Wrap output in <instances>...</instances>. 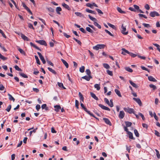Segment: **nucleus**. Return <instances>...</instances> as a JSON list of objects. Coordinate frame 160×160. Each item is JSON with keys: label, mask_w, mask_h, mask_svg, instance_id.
<instances>
[{"label": "nucleus", "mask_w": 160, "mask_h": 160, "mask_svg": "<svg viewBox=\"0 0 160 160\" xmlns=\"http://www.w3.org/2000/svg\"><path fill=\"white\" fill-rule=\"evenodd\" d=\"M88 17L92 21L94 22H96V21L97 20V19L93 17H92L91 15H88Z\"/></svg>", "instance_id": "obj_34"}, {"label": "nucleus", "mask_w": 160, "mask_h": 160, "mask_svg": "<svg viewBox=\"0 0 160 160\" xmlns=\"http://www.w3.org/2000/svg\"><path fill=\"white\" fill-rule=\"evenodd\" d=\"M55 111L56 112H58L61 109V107L60 105H56L54 106Z\"/></svg>", "instance_id": "obj_14"}, {"label": "nucleus", "mask_w": 160, "mask_h": 160, "mask_svg": "<svg viewBox=\"0 0 160 160\" xmlns=\"http://www.w3.org/2000/svg\"><path fill=\"white\" fill-rule=\"evenodd\" d=\"M75 14L77 16H79L80 17L84 18V16L80 12H75Z\"/></svg>", "instance_id": "obj_19"}, {"label": "nucleus", "mask_w": 160, "mask_h": 160, "mask_svg": "<svg viewBox=\"0 0 160 160\" xmlns=\"http://www.w3.org/2000/svg\"><path fill=\"white\" fill-rule=\"evenodd\" d=\"M0 33L2 34V36L5 38H6L7 37L3 33V31L1 29H0Z\"/></svg>", "instance_id": "obj_54"}, {"label": "nucleus", "mask_w": 160, "mask_h": 160, "mask_svg": "<svg viewBox=\"0 0 160 160\" xmlns=\"http://www.w3.org/2000/svg\"><path fill=\"white\" fill-rule=\"evenodd\" d=\"M153 44L157 48V50L160 52V48H159L160 46L156 43H153Z\"/></svg>", "instance_id": "obj_45"}, {"label": "nucleus", "mask_w": 160, "mask_h": 160, "mask_svg": "<svg viewBox=\"0 0 160 160\" xmlns=\"http://www.w3.org/2000/svg\"><path fill=\"white\" fill-rule=\"evenodd\" d=\"M104 102L108 105V104H109V102L108 100L106 98H104Z\"/></svg>", "instance_id": "obj_63"}, {"label": "nucleus", "mask_w": 160, "mask_h": 160, "mask_svg": "<svg viewBox=\"0 0 160 160\" xmlns=\"http://www.w3.org/2000/svg\"><path fill=\"white\" fill-rule=\"evenodd\" d=\"M86 72L88 76H91V72L89 69H86Z\"/></svg>", "instance_id": "obj_48"}, {"label": "nucleus", "mask_w": 160, "mask_h": 160, "mask_svg": "<svg viewBox=\"0 0 160 160\" xmlns=\"http://www.w3.org/2000/svg\"><path fill=\"white\" fill-rule=\"evenodd\" d=\"M108 25L110 27L112 28L113 29H116V27L114 25H112L110 23H108Z\"/></svg>", "instance_id": "obj_37"}, {"label": "nucleus", "mask_w": 160, "mask_h": 160, "mask_svg": "<svg viewBox=\"0 0 160 160\" xmlns=\"http://www.w3.org/2000/svg\"><path fill=\"white\" fill-rule=\"evenodd\" d=\"M35 58L36 60V62L37 64H38L39 65H40L41 64L40 62L39 61V60L38 59V57L37 56L35 55Z\"/></svg>", "instance_id": "obj_35"}, {"label": "nucleus", "mask_w": 160, "mask_h": 160, "mask_svg": "<svg viewBox=\"0 0 160 160\" xmlns=\"http://www.w3.org/2000/svg\"><path fill=\"white\" fill-rule=\"evenodd\" d=\"M90 95H91V97L92 98H93L95 100H98V98L97 97H96V95L95 94H94V93H93L92 92H91Z\"/></svg>", "instance_id": "obj_18"}, {"label": "nucleus", "mask_w": 160, "mask_h": 160, "mask_svg": "<svg viewBox=\"0 0 160 160\" xmlns=\"http://www.w3.org/2000/svg\"><path fill=\"white\" fill-rule=\"evenodd\" d=\"M85 67L84 66H82L80 68L79 71L80 72L83 73L84 72Z\"/></svg>", "instance_id": "obj_36"}, {"label": "nucleus", "mask_w": 160, "mask_h": 160, "mask_svg": "<svg viewBox=\"0 0 160 160\" xmlns=\"http://www.w3.org/2000/svg\"><path fill=\"white\" fill-rule=\"evenodd\" d=\"M134 133L135 135V136L137 137H139V133L138 132V131L136 129H135L134 130Z\"/></svg>", "instance_id": "obj_38"}, {"label": "nucleus", "mask_w": 160, "mask_h": 160, "mask_svg": "<svg viewBox=\"0 0 160 160\" xmlns=\"http://www.w3.org/2000/svg\"><path fill=\"white\" fill-rule=\"evenodd\" d=\"M11 108V105H9L7 108L6 109V110L8 112H9Z\"/></svg>", "instance_id": "obj_56"}, {"label": "nucleus", "mask_w": 160, "mask_h": 160, "mask_svg": "<svg viewBox=\"0 0 160 160\" xmlns=\"http://www.w3.org/2000/svg\"><path fill=\"white\" fill-rule=\"evenodd\" d=\"M129 54L133 58H135L137 56H138V55L136 54H133V53L130 52V53Z\"/></svg>", "instance_id": "obj_57"}, {"label": "nucleus", "mask_w": 160, "mask_h": 160, "mask_svg": "<svg viewBox=\"0 0 160 160\" xmlns=\"http://www.w3.org/2000/svg\"><path fill=\"white\" fill-rule=\"evenodd\" d=\"M94 87L98 91H99L100 89V85L99 84H96L94 85Z\"/></svg>", "instance_id": "obj_27"}, {"label": "nucleus", "mask_w": 160, "mask_h": 160, "mask_svg": "<svg viewBox=\"0 0 160 160\" xmlns=\"http://www.w3.org/2000/svg\"><path fill=\"white\" fill-rule=\"evenodd\" d=\"M123 109L125 111V112H127L129 114H132V113H133V114H135V112L133 108L128 107L127 108H124Z\"/></svg>", "instance_id": "obj_1"}, {"label": "nucleus", "mask_w": 160, "mask_h": 160, "mask_svg": "<svg viewBox=\"0 0 160 160\" xmlns=\"http://www.w3.org/2000/svg\"><path fill=\"white\" fill-rule=\"evenodd\" d=\"M105 45L104 44H97L96 46L93 47V49L98 50L99 49H103L104 48Z\"/></svg>", "instance_id": "obj_3"}, {"label": "nucleus", "mask_w": 160, "mask_h": 160, "mask_svg": "<svg viewBox=\"0 0 160 160\" xmlns=\"http://www.w3.org/2000/svg\"><path fill=\"white\" fill-rule=\"evenodd\" d=\"M125 123L127 127H130L132 124V123L131 122H128V121H126L125 122Z\"/></svg>", "instance_id": "obj_29"}, {"label": "nucleus", "mask_w": 160, "mask_h": 160, "mask_svg": "<svg viewBox=\"0 0 160 160\" xmlns=\"http://www.w3.org/2000/svg\"><path fill=\"white\" fill-rule=\"evenodd\" d=\"M125 69L127 71L130 72H133L132 70L129 67H125Z\"/></svg>", "instance_id": "obj_30"}, {"label": "nucleus", "mask_w": 160, "mask_h": 160, "mask_svg": "<svg viewBox=\"0 0 160 160\" xmlns=\"http://www.w3.org/2000/svg\"><path fill=\"white\" fill-rule=\"evenodd\" d=\"M121 31V33L124 35H126L128 33V31H126V26H124L123 24H122Z\"/></svg>", "instance_id": "obj_2"}, {"label": "nucleus", "mask_w": 160, "mask_h": 160, "mask_svg": "<svg viewBox=\"0 0 160 160\" xmlns=\"http://www.w3.org/2000/svg\"><path fill=\"white\" fill-rule=\"evenodd\" d=\"M36 42L40 44L41 45H43L45 46H47V44L46 42L44 41L43 40H37L36 41Z\"/></svg>", "instance_id": "obj_6"}, {"label": "nucleus", "mask_w": 160, "mask_h": 160, "mask_svg": "<svg viewBox=\"0 0 160 160\" xmlns=\"http://www.w3.org/2000/svg\"><path fill=\"white\" fill-rule=\"evenodd\" d=\"M20 35L22 38L24 40L27 41H28L29 40V38L22 33H20Z\"/></svg>", "instance_id": "obj_12"}, {"label": "nucleus", "mask_w": 160, "mask_h": 160, "mask_svg": "<svg viewBox=\"0 0 160 160\" xmlns=\"http://www.w3.org/2000/svg\"><path fill=\"white\" fill-rule=\"evenodd\" d=\"M104 121L106 123V124L110 125L111 126L112 125V123L111 122L110 120L106 118H104L103 119Z\"/></svg>", "instance_id": "obj_10"}, {"label": "nucleus", "mask_w": 160, "mask_h": 160, "mask_svg": "<svg viewBox=\"0 0 160 160\" xmlns=\"http://www.w3.org/2000/svg\"><path fill=\"white\" fill-rule=\"evenodd\" d=\"M86 6L88 7H90L92 9L93 8V5L90 3H87L86 4Z\"/></svg>", "instance_id": "obj_52"}, {"label": "nucleus", "mask_w": 160, "mask_h": 160, "mask_svg": "<svg viewBox=\"0 0 160 160\" xmlns=\"http://www.w3.org/2000/svg\"><path fill=\"white\" fill-rule=\"evenodd\" d=\"M86 112L89 115H90L91 116L97 119V118H96L94 116V115L92 113H91V112L90 111H88V110H87V111H86Z\"/></svg>", "instance_id": "obj_39"}, {"label": "nucleus", "mask_w": 160, "mask_h": 160, "mask_svg": "<svg viewBox=\"0 0 160 160\" xmlns=\"http://www.w3.org/2000/svg\"><path fill=\"white\" fill-rule=\"evenodd\" d=\"M80 105L82 108L86 112L87 111V109L85 107L83 104L81 103Z\"/></svg>", "instance_id": "obj_53"}, {"label": "nucleus", "mask_w": 160, "mask_h": 160, "mask_svg": "<svg viewBox=\"0 0 160 160\" xmlns=\"http://www.w3.org/2000/svg\"><path fill=\"white\" fill-rule=\"evenodd\" d=\"M103 66L104 67V68H106V69H108L109 68H110L109 65L108 64L103 63Z\"/></svg>", "instance_id": "obj_40"}, {"label": "nucleus", "mask_w": 160, "mask_h": 160, "mask_svg": "<svg viewBox=\"0 0 160 160\" xmlns=\"http://www.w3.org/2000/svg\"><path fill=\"white\" fill-rule=\"evenodd\" d=\"M149 15L152 17H154L155 16H159V14L156 11L152 12L150 13Z\"/></svg>", "instance_id": "obj_4"}, {"label": "nucleus", "mask_w": 160, "mask_h": 160, "mask_svg": "<svg viewBox=\"0 0 160 160\" xmlns=\"http://www.w3.org/2000/svg\"><path fill=\"white\" fill-rule=\"evenodd\" d=\"M19 74L21 76L24 78H28V76L23 73L19 72Z\"/></svg>", "instance_id": "obj_33"}, {"label": "nucleus", "mask_w": 160, "mask_h": 160, "mask_svg": "<svg viewBox=\"0 0 160 160\" xmlns=\"http://www.w3.org/2000/svg\"><path fill=\"white\" fill-rule=\"evenodd\" d=\"M61 60L62 61L64 65L67 68H68L69 66L68 63L66 62V61L64 60L61 59Z\"/></svg>", "instance_id": "obj_17"}, {"label": "nucleus", "mask_w": 160, "mask_h": 160, "mask_svg": "<svg viewBox=\"0 0 160 160\" xmlns=\"http://www.w3.org/2000/svg\"><path fill=\"white\" fill-rule=\"evenodd\" d=\"M15 69L18 71H21L22 70L17 65H15L14 67Z\"/></svg>", "instance_id": "obj_59"}, {"label": "nucleus", "mask_w": 160, "mask_h": 160, "mask_svg": "<svg viewBox=\"0 0 160 160\" xmlns=\"http://www.w3.org/2000/svg\"><path fill=\"white\" fill-rule=\"evenodd\" d=\"M127 134L129 135V138L131 139L135 140V138L133 137L132 133L130 132H128Z\"/></svg>", "instance_id": "obj_15"}, {"label": "nucleus", "mask_w": 160, "mask_h": 160, "mask_svg": "<svg viewBox=\"0 0 160 160\" xmlns=\"http://www.w3.org/2000/svg\"><path fill=\"white\" fill-rule=\"evenodd\" d=\"M129 82L130 83V84L133 87H134L135 88H138V85L136 84L135 83H134L133 82H132L131 80H130L129 81Z\"/></svg>", "instance_id": "obj_20"}, {"label": "nucleus", "mask_w": 160, "mask_h": 160, "mask_svg": "<svg viewBox=\"0 0 160 160\" xmlns=\"http://www.w3.org/2000/svg\"><path fill=\"white\" fill-rule=\"evenodd\" d=\"M133 99L138 104L140 105L141 106L142 105V103L141 100L139 98H133Z\"/></svg>", "instance_id": "obj_9"}, {"label": "nucleus", "mask_w": 160, "mask_h": 160, "mask_svg": "<svg viewBox=\"0 0 160 160\" xmlns=\"http://www.w3.org/2000/svg\"><path fill=\"white\" fill-rule=\"evenodd\" d=\"M107 73L110 76H112L113 75V73L112 71L109 70H107Z\"/></svg>", "instance_id": "obj_55"}, {"label": "nucleus", "mask_w": 160, "mask_h": 160, "mask_svg": "<svg viewBox=\"0 0 160 160\" xmlns=\"http://www.w3.org/2000/svg\"><path fill=\"white\" fill-rule=\"evenodd\" d=\"M149 81L152 82H156L157 80L152 76H149L148 77Z\"/></svg>", "instance_id": "obj_16"}, {"label": "nucleus", "mask_w": 160, "mask_h": 160, "mask_svg": "<svg viewBox=\"0 0 160 160\" xmlns=\"http://www.w3.org/2000/svg\"><path fill=\"white\" fill-rule=\"evenodd\" d=\"M122 52H121V53L124 55H126V53L128 54L130 53V52H129L128 51L126 50L124 48H122Z\"/></svg>", "instance_id": "obj_13"}, {"label": "nucleus", "mask_w": 160, "mask_h": 160, "mask_svg": "<svg viewBox=\"0 0 160 160\" xmlns=\"http://www.w3.org/2000/svg\"><path fill=\"white\" fill-rule=\"evenodd\" d=\"M75 107H76V108L77 109H78L79 108V107H78V106H79V102L77 100H75Z\"/></svg>", "instance_id": "obj_49"}, {"label": "nucleus", "mask_w": 160, "mask_h": 160, "mask_svg": "<svg viewBox=\"0 0 160 160\" xmlns=\"http://www.w3.org/2000/svg\"><path fill=\"white\" fill-rule=\"evenodd\" d=\"M18 49L21 53L23 55H25V52L22 49L20 48H18Z\"/></svg>", "instance_id": "obj_42"}, {"label": "nucleus", "mask_w": 160, "mask_h": 160, "mask_svg": "<svg viewBox=\"0 0 160 160\" xmlns=\"http://www.w3.org/2000/svg\"><path fill=\"white\" fill-rule=\"evenodd\" d=\"M41 108L42 109H45L46 110L48 109V108L47 107V105L46 104H42L41 106Z\"/></svg>", "instance_id": "obj_47"}, {"label": "nucleus", "mask_w": 160, "mask_h": 160, "mask_svg": "<svg viewBox=\"0 0 160 160\" xmlns=\"http://www.w3.org/2000/svg\"><path fill=\"white\" fill-rule=\"evenodd\" d=\"M98 106L103 110L110 111V109L108 107H106L101 104H99Z\"/></svg>", "instance_id": "obj_7"}, {"label": "nucleus", "mask_w": 160, "mask_h": 160, "mask_svg": "<svg viewBox=\"0 0 160 160\" xmlns=\"http://www.w3.org/2000/svg\"><path fill=\"white\" fill-rule=\"evenodd\" d=\"M58 84L59 87L60 88H62L64 89H66V88L63 86V84L62 83L58 82Z\"/></svg>", "instance_id": "obj_44"}, {"label": "nucleus", "mask_w": 160, "mask_h": 160, "mask_svg": "<svg viewBox=\"0 0 160 160\" xmlns=\"http://www.w3.org/2000/svg\"><path fill=\"white\" fill-rule=\"evenodd\" d=\"M79 95L80 98V100L82 101V102H83L84 101V98L80 92H79Z\"/></svg>", "instance_id": "obj_32"}, {"label": "nucleus", "mask_w": 160, "mask_h": 160, "mask_svg": "<svg viewBox=\"0 0 160 160\" xmlns=\"http://www.w3.org/2000/svg\"><path fill=\"white\" fill-rule=\"evenodd\" d=\"M93 24L95 26L98 27V28H99V29H101V26L100 25H99L98 23H97L96 22H94Z\"/></svg>", "instance_id": "obj_43"}, {"label": "nucleus", "mask_w": 160, "mask_h": 160, "mask_svg": "<svg viewBox=\"0 0 160 160\" xmlns=\"http://www.w3.org/2000/svg\"><path fill=\"white\" fill-rule=\"evenodd\" d=\"M47 10L50 12H54V10L51 7L47 8Z\"/></svg>", "instance_id": "obj_50"}, {"label": "nucleus", "mask_w": 160, "mask_h": 160, "mask_svg": "<svg viewBox=\"0 0 160 160\" xmlns=\"http://www.w3.org/2000/svg\"><path fill=\"white\" fill-rule=\"evenodd\" d=\"M8 96H9V99L10 100L14 101L15 99L10 94L8 93Z\"/></svg>", "instance_id": "obj_31"}, {"label": "nucleus", "mask_w": 160, "mask_h": 160, "mask_svg": "<svg viewBox=\"0 0 160 160\" xmlns=\"http://www.w3.org/2000/svg\"><path fill=\"white\" fill-rule=\"evenodd\" d=\"M105 31L107 33H108L110 36L113 37V35L107 29L105 30Z\"/></svg>", "instance_id": "obj_58"}, {"label": "nucleus", "mask_w": 160, "mask_h": 160, "mask_svg": "<svg viewBox=\"0 0 160 160\" xmlns=\"http://www.w3.org/2000/svg\"><path fill=\"white\" fill-rule=\"evenodd\" d=\"M117 10L118 11L121 13H126L125 12L122 10V9L119 7H118L117 8Z\"/></svg>", "instance_id": "obj_26"}, {"label": "nucleus", "mask_w": 160, "mask_h": 160, "mask_svg": "<svg viewBox=\"0 0 160 160\" xmlns=\"http://www.w3.org/2000/svg\"><path fill=\"white\" fill-rule=\"evenodd\" d=\"M56 12H57V13L59 14H60L61 13L60 12V11H62V8L60 7H57L56 8Z\"/></svg>", "instance_id": "obj_24"}, {"label": "nucleus", "mask_w": 160, "mask_h": 160, "mask_svg": "<svg viewBox=\"0 0 160 160\" xmlns=\"http://www.w3.org/2000/svg\"><path fill=\"white\" fill-rule=\"evenodd\" d=\"M82 78L86 80L87 81H89L91 78H92L91 76H85L82 77Z\"/></svg>", "instance_id": "obj_11"}, {"label": "nucleus", "mask_w": 160, "mask_h": 160, "mask_svg": "<svg viewBox=\"0 0 160 160\" xmlns=\"http://www.w3.org/2000/svg\"><path fill=\"white\" fill-rule=\"evenodd\" d=\"M85 11L86 12H88V13L94 14H96V12L95 11H92V10H90L88 8L86 9L85 10Z\"/></svg>", "instance_id": "obj_23"}, {"label": "nucleus", "mask_w": 160, "mask_h": 160, "mask_svg": "<svg viewBox=\"0 0 160 160\" xmlns=\"http://www.w3.org/2000/svg\"><path fill=\"white\" fill-rule=\"evenodd\" d=\"M155 151L156 152V155L158 158L159 159L160 158V154H159V151L156 149H155Z\"/></svg>", "instance_id": "obj_46"}, {"label": "nucleus", "mask_w": 160, "mask_h": 160, "mask_svg": "<svg viewBox=\"0 0 160 160\" xmlns=\"http://www.w3.org/2000/svg\"><path fill=\"white\" fill-rule=\"evenodd\" d=\"M86 30L90 33H92L93 32V31L91 29V28L89 27H87L86 28Z\"/></svg>", "instance_id": "obj_28"}, {"label": "nucleus", "mask_w": 160, "mask_h": 160, "mask_svg": "<svg viewBox=\"0 0 160 160\" xmlns=\"http://www.w3.org/2000/svg\"><path fill=\"white\" fill-rule=\"evenodd\" d=\"M37 53L40 59L41 60L42 62L43 63V64H45L46 63V61L45 60L44 58V57L42 55L40 52H37Z\"/></svg>", "instance_id": "obj_5"}, {"label": "nucleus", "mask_w": 160, "mask_h": 160, "mask_svg": "<svg viewBox=\"0 0 160 160\" xmlns=\"http://www.w3.org/2000/svg\"><path fill=\"white\" fill-rule=\"evenodd\" d=\"M28 27L30 28H32L33 29H34V28L33 27L31 23H28Z\"/></svg>", "instance_id": "obj_61"}, {"label": "nucleus", "mask_w": 160, "mask_h": 160, "mask_svg": "<svg viewBox=\"0 0 160 160\" xmlns=\"http://www.w3.org/2000/svg\"><path fill=\"white\" fill-rule=\"evenodd\" d=\"M115 92L119 97H122V95L121 94L119 90L117 89H115Z\"/></svg>", "instance_id": "obj_21"}, {"label": "nucleus", "mask_w": 160, "mask_h": 160, "mask_svg": "<svg viewBox=\"0 0 160 160\" xmlns=\"http://www.w3.org/2000/svg\"><path fill=\"white\" fill-rule=\"evenodd\" d=\"M62 6L68 10H70V8L69 7V6L64 3H62Z\"/></svg>", "instance_id": "obj_22"}, {"label": "nucleus", "mask_w": 160, "mask_h": 160, "mask_svg": "<svg viewBox=\"0 0 160 160\" xmlns=\"http://www.w3.org/2000/svg\"><path fill=\"white\" fill-rule=\"evenodd\" d=\"M149 87L151 88H152L153 90H155L157 89L156 87L152 84H150L149 85Z\"/></svg>", "instance_id": "obj_41"}, {"label": "nucleus", "mask_w": 160, "mask_h": 160, "mask_svg": "<svg viewBox=\"0 0 160 160\" xmlns=\"http://www.w3.org/2000/svg\"><path fill=\"white\" fill-rule=\"evenodd\" d=\"M73 39L79 45L81 44V42L79 40L75 38H73Z\"/></svg>", "instance_id": "obj_62"}, {"label": "nucleus", "mask_w": 160, "mask_h": 160, "mask_svg": "<svg viewBox=\"0 0 160 160\" xmlns=\"http://www.w3.org/2000/svg\"><path fill=\"white\" fill-rule=\"evenodd\" d=\"M142 25L145 27H147V28H149L151 27L150 26V25L148 24H146V23H142Z\"/></svg>", "instance_id": "obj_60"}, {"label": "nucleus", "mask_w": 160, "mask_h": 160, "mask_svg": "<svg viewBox=\"0 0 160 160\" xmlns=\"http://www.w3.org/2000/svg\"><path fill=\"white\" fill-rule=\"evenodd\" d=\"M0 58L3 60H6L7 59V58L5 57L2 55L1 53L0 54Z\"/></svg>", "instance_id": "obj_51"}, {"label": "nucleus", "mask_w": 160, "mask_h": 160, "mask_svg": "<svg viewBox=\"0 0 160 160\" xmlns=\"http://www.w3.org/2000/svg\"><path fill=\"white\" fill-rule=\"evenodd\" d=\"M48 69L49 71L52 72L53 74L55 75H56L57 74V73L56 71L52 69V68L48 67Z\"/></svg>", "instance_id": "obj_25"}, {"label": "nucleus", "mask_w": 160, "mask_h": 160, "mask_svg": "<svg viewBox=\"0 0 160 160\" xmlns=\"http://www.w3.org/2000/svg\"><path fill=\"white\" fill-rule=\"evenodd\" d=\"M125 113L123 111H121L119 112L118 117L120 119H122L124 117Z\"/></svg>", "instance_id": "obj_8"}, {"label": "nucleus", "mask_w": 160, "mask_h": 160, "mask_svg": "<svg viewBox=\"0 0 160 160\" xmlns=\"http://www.w3.org/2000/svg\"><path fill=\"white\" fill-rule=\"evenodd\" d=\"M80 30L81 31L84 33H86V31L85 30L82 28H80Z\"/></svg>", "instance_id": "obj_64"}]
</instances>
